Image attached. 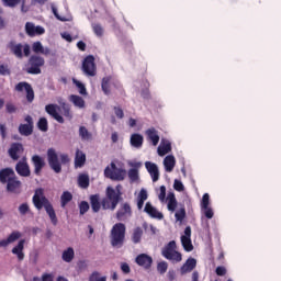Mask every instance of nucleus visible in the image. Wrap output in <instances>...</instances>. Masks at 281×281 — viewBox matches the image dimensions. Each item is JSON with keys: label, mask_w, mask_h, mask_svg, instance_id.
<instances>
[{"label": "nucleus", "mask_w": 281, "mask_h": 281, "mask_svg": "<svg viewBox=\"0 0 281 281\" xmlns=\"http://www.w3.org/2000/svg\"><path fill=\"white\" fill-rule=\"evenodd\" d=\"M121 194L115 192L113 187H108L105 190V198L100 202V194L90 195V205L92 212L98 214L100 210H111L112 212L117 207L120 203Z\"/></svg>", "instance_id": "1"}, {"label": "nucleus", "mask_w": 281, "mask_h": 281, "mask_svg": "<svg viewBox=\"0 0 281 281\" xmlns=\"http://www.w3.org/2000/svg\"><path fill=\"white\" fill-rule=\"evenodd\" d=\"M33 205L37 210L42 207L45 209L46 214L49 216L50 223L53 225H58V217L56 216V211L54 210V205L49 202V199L45 196V190L43 188H38L35 190L33 195Z\"/></svg>", "instance_id": "2"}, {"label": "nucleus", "mask_w": 281, "mask_h": 281, "mask_svg": "<svg viewBox=\"0 0 281 281\" xmlns=\"http://www.w3.org/2000/svg\"><path fill=\"white\" fill-rule=\"evenodd\" d=\"M47 155V162L50 169L56 175H60L63 172V165L69 164V155L67 154H61L58 159V154L56 153V149L54 148H48L46 151Z\"/></svg>", "instance_id": "3"}, {"label": "nucleus", "mask_w": 281, "mask_h": 281, "mask_svg": "<svg viewBox=\"0 0 281 281\" xmlns=\"http://www.w3.org/2000/svg\"><path fill=\"white\" fill-rule=\"evenodd\" d=\"M126 238V225L116 223L111 229V245L112 247H122Z\"/></svg>", "instance_id": "4"}, {"label": "nucleus", "mask_w": 281, "mask_h": 281, "mask_svg": "<svg viewBox=\"0 0 281 281\" xmlns=\"http://www.w3.org/2000/svg\"><path fill=\"white\" fill-rule=\"evenodd\" d=\"M8 49H10L11 54L15 56L19 60H22L23 56L25 58L30 57V54H32V48L30 47V44H22L16 43L15 41H10L7 45Z\"/></svg>", "instance_id": "5"}, {"label": "nucleus", "mask_w": 281, "mask_h": 281, "mask_svg": "<svg viewBox=\"0 0 281 281\" xmlns=\"http://www.w3.org/2000/svg\"><path fill=\"white\" fill-rule=\"evenodd\" d=\"M126 169L117 168L115 162H111L110 166L104 169L105 179H111V181H124L126 179Z\"/></svg>", "instance_id": "6"}, {"label": "nucleus", "mask_w": 281, "mask_h": 281, "mask_svg": "<svg viewBox=\"0 0 281 281\" xmlns=\"http://www.w3.org/2000/svg\"><path fill=\"white\" fill-rule=\"evenodd\" d=\"M164 258L171 260V262H181L183 256L181 252L177 251V241H169L161 250Z\"/></svg>", "instance_id": "7"}, {"label": "nucleus", "mask_w": 281, "mask_h": 281, "mask_svg": "<svg viewBox=\"0 0 281 281\" xmlns=\"http://www.w3.org/2000/svg\"><path fill=\"white\" fill-rule=\"evenodd\" d=\"M41 67H45V58L38 55H32L26 64V74L38 76L41 74Z\"/></svg>", "instance_id": "8"}, {"label": "nucleus", "mask_w": 281, "mask_h": 281, "mask_svg": "<svg viewBox=\"0 0 281 281\" xmlns=\"http://www.w3.org/2000/svg\"><path fill=\"white\" fill-rule=\"evenodd\" d=\"M81 69L86 76L93 78L98 74V67L95 66V57L93 55H88L83 61Z\"/></svg>", "instance_id": "9"}, {"label": "nucleus", "mask_w": 281, "mask_h": 281, "mask_svg": "<svg viewBox=\"0 0 281 281\" xmlns=\"http://www.w3.org/2000/svg\"><path fill=\"white\" fill-rule=\"evenodd\" d=\"M131 216H133V207L131 206V203H121L116 211V221H128Z\"/></svg>", "instance_id": "10"}, {"label": "nucleus", "mask_w": 281, "mask_h": 281, "mask_svg": "<svg viewBox=\"0 0 281 281\" xmlns=\"http://www.w3.org/2000/svg\"><path fill=\"white\" fill-rule=\"evenodd\" d=\"M26 91L27 102H34V88L27 81H21L15 86V91L19 93Z\"/></svg>", "instance_id": "11"}, {"label": "nucleus", "mask_w": 281, "mask_h": 281, "mask_svg": "<svg viewBox=\"0 0 281 281\" xmlns=\"http://www.w3.org/2000/svg\"><path fill=\"white\" fill-rule=\"evenodd\" d=\"M31 164L34 168V175H36L37 177H41L43 168L47 166V162H45V158H43L41 155H33L31 158Z\"/></svg>", "instance_id": "12"}, {"label": "nucleus", "mask_w": 281, "mask_h": 281, "mask_svg": "<svg viewBox=\"0 0 281 281\" xmlns=\"http://www.w3.org/2000/svg\"><path fill=\"white\" fill-rule=\"evenodd\" d=\"M58 109H60V106H58L54 103L47 104L45 106L46 113L48 115H50V117H53V120H56V122H58V124H65V119L63 117V115H60L58 113Z\"/></svg>", "instance_id": "13"}, {"label": "nucleus", "mask_w": 281, "mask_h": 281, "mask_svg": "<svg viewBox=\"0 0 281 281\" xmlns=\"http://www.w3.org/2000/svg\"><path fill=\"white\" fill-rule=\"evenodd\" d=\"M15 172L20 177H30L32 171L30 170V165L27 164V158H23L22 160L18 161L15 165Z\"/></svg>", "instance_id": "14"}, {"label": "nucleus", "mask_w": 281, "mask_h": 281, "mask_svg": "<svg viewBox=\"0 0 281 281\" xmlns=\"http://www.w3.org/2000/svg\"><path fill=\"white\" fill-rule=\"evenodd\" d=\"M21 186H23L21 180H19V178L14 176L7 182V192H12L13 194H21Z\"/></svg>", "instance_id": "15"}, {"label": "nucleus", "mask_w": 281, "mask_h": 281, "mask_svg": "<svg viewBox=\"0 0 281 281\" xmlns=\"http://www.w3.org/2000/svg\"><path fill=\"white\" fill-rule=\"evenodd\" d=\"M135 262L138 267H143V269H150L153 267V257L147 254H140L136 257Z\"/></svg>", "instance_id": "16"}, {"label": "nucleus", "mask_w": 281, "mask_h": 281, "mask_svg": "<svg viewBox=\"0 0 281 281\" xmlns=\"http://www.w3.org/2000/svg\"><path fill=\"white\" fill-rule=\"evenodd\" d=\"M25 32L27 36H41L45 33V29L43 26H35L32 22H26Z\"/></svg>", "instance_id": "17"}, {"label": "nucleus", "mask_w": 281, "mask_h": 281, "mask_svg": "<svg viewBox=\"0 0 281 281\" xmlns=\"http://www.w3.org/2000/svg\"><path fill=\"white\" fill-rule=\"evenodd\" d=\"M130 166L132 169L128 170L127 176L132 183H135V181H139V170L138 168H142V162H130Z\"/></svg>", "instance_id": "18"}, {"label": "nucleus", "mask_w": 281, "mask_h": 281, "mask_svg": "<svg viewBox=\"0 0 281 281\" xmlns=\"http://www.w3.org/2000/svg\"><path fill=\"white\" fill-rule=\"evenodd\" d=\"M23 249H25V239H20L18 245L14 246L11 250V252L16 256L18 260L21 262L25 260V252H23Z\"/></svg>", "instance_id": "19"}, {"label": "nucleus", "mask_w": 281, "mask_h": 281, "mask_svg": "<svg viewBox=\"0 0 281 281\" xmlns=\"http://www.w3.org/2000/svg\"><path fill=\"white\" fill-rule=\"evenodd\" d=\"M145 168H146L147 172L150 175L154 183L159 181V167H157V165L155 162L146 161Z\"/></svg>", "instance_id": "20"}, {"label": "nucleus", "mask_w": 281, "mask_h": 281, "mask_svg": "<svg viewBox=\"0 0 281 281\" xmlns=\"http://www.w3.org/2000/svg\"><path fill=\"white\" fill-rule=\"evenodd\" d=\"M23 153V145L21 143H13L9 148V157L13 159V161H19V155Z\"/></svg>", "instance_id": "21"}, {"label": "nucleus", "mask_w": 281, "mask_h": 281, "mask_svg": "<svg viewBox=\"0 0 281 281\" xmlns=\"http://www.w3.org/2000/svg\"><path fill=\"white\" fill-rule=\"evenodd\" d=\"M13 177H16L14 169L7 167L0 170V183L4 184L9 182Z\"/></svg>", "instance_id": "22"}, {"label": "nucleus", "mask_w": 281, "mask_h": 281, "mask_svg": "<svg viewBox=\"0 0 281 281\" xmlns=\"http://www.w3.org/2000/svg\"><path fill=\"white\" fill-rule=\"evenodd\" d=\"M196 269V259L189 258L180 268L181 276H186V273H190Z\"/></svg>", "instance_id": "23"}, {"label": "nucleus", "mask_w": 281, "mask_h": 281, "mask_svg": "<svg viewBox=\"0 0 281 281\" xmlns=\"http://www.w3.org/2000/svg\"><path fill=\"white\" fill-rule=\"evenodd\" d=\"M144 212H146V214H148V216H150L151 218H158L159 221L164 218V214L157 211V209H155V206H153L150 202H147L145 204Z\"/></svg>", "instance_id": "24"}, {"label": "nucleus", "mask_w": 281, "mask_h": 281, "mask_svg": "<svg viewBox=\"0 0 281 281\" xmlns=\"http://www.w3.org/2000/svg\"><path fill=\"white\" fill-rule=\"evenodd\" d=\"M22 234L19 231L12 232L7 239L0 240V248L1 247H8V245H12V243H16L19 238H21Z\"/></svg>", "instance_id": "25"}, {"label": "nucleus", "mask_w": 281, "mask_h": 281, "mask_svg": "<svg viewBox=\"0 0 281 281\" xmlns=\"http://www.w3.org/2000/svg\"><path fill=\"white\" fill-rule=\"evenodd\" d=\"M58 104L61 108L64 117H67V120H72L74 114L71 113V105L69 103L65 102L63 98L58 100Z\"/></svg>", "instance_id": "26"}, {"label": "nucleus", "mask_w": 281, "mask_h": 281, "mask_svg": "<svg viewBox=\"0 0 281 281\" xmlns=\"http://www.w3.org/2000/svg\"><path fill=\"white\" fill-rule=\"evenodd\" d=\"M145 134L147 135V139L151 142L153 146H157V144H159V132H157L155 127L146 130Z\"/></svg>", "instance_id": "27"}, {"label": "nucleus", "mask_w": 281, "mask_h": 281, "mask_svg": "<svg viewBox=\"0 0 281 281\" xmlns=\"http://www.w3.org/2000/svg\"><path fill=\"white\" fill-rule=\"evenodd\" d=\"M130 144L133 146V148H142V146H144V136L137 133L132 134Z\"/></svg>", "instance_id": "28"}, {"label": "nucleus", "mask_w": 281, "mask_h": 281, "mask_svg": "<svg viewBox=\"0 0 281 281\" xmlns=\"http://www.w3.org/2000/svg\"><path fill=\"white\" fill-rule=\"evenodd\" d=\"M164 166L166 172H172L175 170V166H177V159L172 155H168L164 159Z\"/></svg>", "instance_id": "29"}, {"label": "nucleus", "mask_w": 281, "mask_h": 281, "mask_svg": "<svg viewBox=\"0 0 281 281\" xmlns=\"http://www.w3.org/2000/svg\"><path fill=\"white\" fill-rule=\"evenodd\" d=\"M87 164V155L82 150L77 149L75 156V168H82Z\"/></svg>", "instance_id": "30"}, {"label": "nucleus", "mask_w": 281, "mask_h": 281, "mask_svg": "<svg viewBox=\"0 0 281 281\" xmlns=\"http://www.w3.org/2000/svg\"><path fill=\"white\" fill-rule=\"evenodd\" d=\"M142 236H144V229L139 226L134 228L131 236L132 243L139 245L142 243Z\"/></svg>", "instance_id": "31"}, {"label": "nucleus", "mask_w": 281, "mask_h": 281, "mask_svg": "<svg viewBox=\"0 0 281 281\" xmlns=\"http://www.w3.org/2000/svg\"><path fill=\"white\" fill-rule=\"evenodd\" d=\"M111 80H112L111 76L102 78L101 89H102L104 95H111Z\"/></svg>", "instance_id": "32"}, {"label": "nucleus", "mask_w": 281, "mask_h": 281, "mask_svg": "<svg viewBox=\"0 0 281 281\" xmlns=\"http://www.w3.org/2000/svg\"><path fill=\"white\" fill-rule=\"evenodd\" d=\"M19 133L20 135H24V137H30L34 133V125L20 124Z\"/></svg>", "instance_id": "33"}, {"label": "nucleus", "mask_w": 281, "mask_h": 281, "mask_svg": "<svg viewBox=\"0 0 281 281\" xmlns=\"http://www.w3.org/2000/svg\"><path fill=\"white\" fill-rule=\"evenodd\" d=\"M70 102H72V104H75V106H77L78 109H85V99H82V97L78 95V94H71L69 97Z\"/></svg>", "instance_id": "34"}, {"label": "nucleus", "mask_w": 281, "mask_h": 281, "mask_svg": "<svg viewBox=\"0 0 281 281\" xmlns=\"http://www.w3.org/2000/svg\"><path fill=\"white\" fill-rule=\"evenodd\" d=\"M76 256V252L71 247H68L66 250L63 251L61 259L64 262H71Z\"/></svg>", "instance_id": "35"}, {"label": "nucleus", "mask_w": 281, "mask_h": 281, "mask_svg": "<svg viewBox=\"0 0 281 281\" xmlns=\"http://www.w3.org/2000/svg\"><path fill=\"white\" fill-rule=\"evenodd\" d=\"M172 150V144L170 142L164 143L158 147V155L160 157H164L165 155H168Z\"/></svg>", "instance_id": "36"}, {"label": "nucleus", "mask_w": 281, "mask_h": 281, "mask_svg": "<svg viewBox=\"0 0 281 281\" xmlns=\"http://www.w3.org/2000/svg\"><path fill=\"white\" fill-rule=\"evenodd\" d=\"M78 186H79V188L87 190V188H89V175H87V173L79 175Z\"/></svg>", "instance_id": "37"}, {"label": "nucleus", "mask_w": 281, "mask_h": 281, "mask_svg": "<svg viewBox=\"0 0 281 281\" xmlns=\"http://www.w3.org/2000/svg\"><path fill=\"white\" fill-rule=\"evenodd\" d=\"M72 200H74V194H71V192L69 191H64L60 196L61 207H65L67 203H70V201Z\"/></svg>", "instance_id": "38"}, {"label": "nucleus", "mask_w": 281, "mask_h": 281, "mask_svg": "<svg viewBox=\"0 0 281 281\" xmlns=\"http://www.w3.org/2000/svg\"><path fill=\"white\" fill-rule=\"evenodd\" d=\"M168 199L167 207L169 212H175L177 210V198L175 196V193H169Z\"/></svg>", "instance_id": "39"}, {"label": "nucleus", "mask_w": 281, "mask_h": 281, "mask_svg": "<svg viewBox=\"0 0 281 281\" xmlns=\"http://www.w3.org/2000/svg\"><path fill=\"white\" fill-rule=\"evenodd\" d=\"M32 49L34 52V54H49V49H46L43 47V44L41 42H35L32 45Z\"/></svg>", "instance_id": "40"}, {"label": "nucleus", "mask_w": 281, "mask_h": 281, "mask_svg": "<svg viewBox=\"0 0 281 281\" xmlns=\"http://www.w3.org/2000/svg\"><path fill=\"white\" fill-rule=\"evenodd\" d=\"M181 244L184 251H192L194 246L192 245V239L190 237H181Z\"/></svg>", "instance_id": "41"}, {"label": "nucleus", "mask_w": 281, "mask_h": 281, "mask_svg": "<svg viewBox=\"0 0 281 281\" xmlns=\"http://www.w3.org/2000/svg\"><path fill=\"white\" fill-rule=\"evenodd\" d=\"M37 128L38 131H42V133H47L49 131V123L45 117H41L37 122Z\"/></svg>", "instance_id": "42"}, {"label": "nucleus", "mask_w": 281, "mask_h": 281, "mask_svg": "<svg viewBox=\"0 0 281 281\" xmlns=\"http://www.w3.org/2000/svg\"><path fill=\"white\" fill-rule=\"evenodd\" d=\"M88 281H106V277H102L100 272L93 271L90 276Z\"/></svg>", "instance_id": "43"}, {"label": "nucleus", "mask_w": 281, "mask_h": 281, "mask_svg": "<svg viewBox=\"0 0 281 281\" xmlns=\"http://www.w3.org/2000/svg\"><path fill=\"white\" fill-rule=\"evenodd\" d=\"M92 30L95 36H104V29L99 23H92Z\"/></svg>", "instance_id": "44"}, {"label": "nucleus", "mask_w": 281, "mask_h": 281, "mask_svg": "<svg viewBox=\"0 0 281 281\" xmlns=\"http://www.w3.org/2000/svg\"><path fill=\"white\" fill-rule=\"evenodd\" d=\"M89 212V202L87 201H81L79 204V214L81 216H85Z\"/></svg>", "instance_id": "45"}, {"label": "nucleus", "mask_w": 281, "mask_h": 281, "mask_svg": "<svg viewBox=\"0 0 281 281\" xmlns=\"http://www.w3.org/2000/svg\"><path fill=\"white\" fill-rule=\"evenodd\" d=\"M79 135L81 139H91V133H89V130L85 126L79 127Z\"/></svg>", "instance_id": "46"}, {"label": "nucleus", "mask_w": 281, "mask_h": 281, "mask_svg": "<svg viewBox=\"0 0 281 281\" xmlns=\"http://www.w3.org/2000/svg\"><path fill=\"white\" fill-rule=\"evenodd\" d=\"M175 216L176 221H179L181 223L186 218V207L182 206L180 210H178Z\"/></svg>", "instance_id": "47"}, {"label": "nucleus", "mask_w": 281, "mask_h": 281, "mask_svg": "<svg viewBox=\"0 0 281 281\" xmlns=\"http://www.w3.org/2000/svg\"><path fill=\"white\" fill-rule=\"evenodd\" d=\"M157 271L160 272L161 276L168 271V262L166 261H160L157 265Z\"/></svg>", "instance_id": "48"}, {"label": "nucleus", "mask_w": 281, "mask_h": 281, "mask_svg": "<svg viewBox=\"0 0 281 281\" xmlns=\"http://www.w3.org/2000/svg\"><path fill=\"white\" fill-rule=\"evenodd\" d=\"M201 207L202 209H207L210 207V194L209 193H204L202 196V201H201Z\"/></svg>", "instance_id": "49"}, {"label": "nucleus", "mask_w": 281, "mask_h": 281, "mask_svg": "<svg viewBox=\"0 0 281 281\" xmlns=\"http://www.w3.org/2000/svg\"><path fill=\"white\" fill-rule=\"evenodd\" d=\"M19 212L22 216H25V214L30 213V204H27V202L22 203L19 206Z\"/></svg>", "instance_id": "50"}, {"label": "nucleus", "mask_w": 281, "mask_h": 281, "mask_svg": "<svg viewBox=\"0 0 281 281\" xmlns=\"http://www.w3.org/2000/svg\"><path fill=\"white\" fill-rule=\"evenodd\" d=\"M74 83H75L76 87L79 89L80 95H87V88L83 86L82 82H80V81H78V80H74Z\"/></svg>", "instance_id": "51"}, {"label": "nucleus", "mask_w": 281, "mask_h": 281, "mask_svg": "<svg viewBox=\"0 0 281 281\" xmlns=\"http://www.w3.org/2000/svg\"><path fill=\"white\" fill-rule=\"evenodd\" d=\"M4 5H7L8 8H16V5H19V3H21V0H2Z\"/></svg>", "instance_id": "52"}, {"label": "nucleus", "mask_w": 281, "mask_h": 281, "mask_svg": "<svg viewBox=\"0 0 281 281\" xmlns=\"http://www.w3.org/2000/svg\"><path fill=\"white\" fill-rule=\"evenodd\" d=\"M173 190H176L177 192H183L184 190L183 182H181L180 180H175Z\"/></svg>", "instance_id": "53"}, {"label": "nucleus", "mask_w": 281, "mask_h": 281, "mask_svg": "<svg viewBox=\"0 0 281 281\" xmlns=\"http://www.w3.org/2000/svg\"><path fill=\"white\" fill-rule=\"evenodd\" d=\"M52 12L54 14V16L57 19V21H67V19L65 16H60V14H58V9L55 5H52Z\"/></svg>", "instance_id": "54"}, {"label": "nucleus", "mask_w": 281, "mask_h": 281, "mask_svg": "<svg viewBox=\"0 0 281 281\" xmlns=\"http://www.w3.org/2000/svg\"><path fill=\"white\" fill-rule=\"evenodd\" d=\"M202 211L204 212V216L206 218H214V211L212 210V207L206 206V209H202Z\"/></svg>", "instance_id": "55"}, {"label": "nucleus", "mask_w": 281, "mask_h": 281, "mask_svg": "<svg viewBox=\"0 0 281 281\" xmlns=\"http://www.w3.org/2000/svg\"><path fill=\"white\" fill-rule=\"evenodd\" d=\"M215 273L216 276H226L227 274V269L223 266H218L216 269H215Z\"/></svg>", "instance_id": "56"}, {"label": "nucleus", "mask_w": 281, "mask_h": 281, "mask_svg": "<svg viewBox=\"0 0 281 281\" xmlns=\"http://www.w3.org/2000/svg\"><path fill=\"white\" fill-rule=\"evenodd\" d=\"M114 113L119 120L124 119V110H122V108L114 106Z\"/></svg>", "instance_id": "57"}, {"label": "nucleus", "mask_w": 281, "mask_h": 281, "mask_svg": "<svg viewBox=\"0 0 281 281\" xmlns=\"http://www.w3.org/2000/svg\"><path fill=\"white\" fill-rule=\"evenodd\" d=\"M0 76H10V69L7 65L0 64Z\"/></svg>", "instance_id": "58"}, {"label": "nucleus", "mask_w": 281, "mask_h": 281, "mask_svg": "<svg viewBox=\"0 0 281 281\" xmlns=\"http://www.w3.org/2000/svg\"><path fill=\"white\" fill-rule=\"evenodd\" d=\"M138 200L140 201H147L148 200V192L146 189H142L138 194Z\"/></svg>", "instance_id": "59"}, {"label": "nucleus", "mask_w": 281, "mask_h": 281, "mask_svg": "<svg viewBox=\"0 0 281 281\" xmlns=\"http://www.w3.org/2000/svg\"><path fill=\"white\" fill-rule=\"evenodd\" d=\"M7 113H16V105L13 103L5 104Z\"/></svg>", "instance_id": "60"}, {"label": "nucleus", "mask_w": 281, "mask_h": 281, "mask_svg": "<svg viewBox=\"0 0 281 281\" xmlns=\"http://www.w3.org/2000/svg\"><path fill=\"white\" fill-rule=\"evenodd\" d=\"M159 201H166V186L160 187V193L158 194Z\"/></svg>", "instance_id": "61"}, {"label": "nucleus", "mask_w": 281, "mask_h": 281, "mask_svg": "<svg viewBox=\"0 0 281 281\" xmlns=\"http://www.w3.org/2000/svg\"><path fill=\"white\" fill-rule=\"evenodd\" d=\"M77 267H78L79 271H86L87 267H89V266L87 265V261L81 260L77 263Z\"/></svg>", "instance_id": "62"}, {"label": "nucleus", "mask_w": 281, "mask_h": 281, "mask_svg": "<svg viewBox=\"0 0 281 281\" xmlns=\"http://www.w3.org/2000/svg\"><path fill=\"white\" fill-rule=\"evenodd\" d=\"M121 270L124 272V273H131V266H128V263L126 262H123L121 265Z\"/></svg>", "instance_id": "63"}, {"label": "nucleus", "mask_w": 281, "mask_h": 281, "mask_svg": "<svg viewBox=\"0 0 281 281\" xmlns=\"http://www.w3.org/2000/svg\"><path fill=\"white\" fill-rule=\"evenodd\" d=\"M42 281H54V277H52L49 273H44L42 276Z\"/></svg>", "instance_id": "64"}]
</instances>
